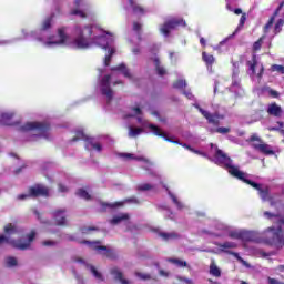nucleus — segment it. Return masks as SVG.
Wrapping results in <instances>:
<instances>
[{"label": "nucleus", "mask_w": 284, "mask_h": 284, "mask_svg": "<svg viewBox=\"0 0 284 284\" xmlns=\"http://www.w3.org/2000/svg\"><path fill=\"white\" fill-rule=\"evenodd\" d=\"M52 28V16L47 18L43 22H42V30H50Z\"/></svg>", "instance_id": "44"}, {"label": "nucleus", "mask_w": 284, "mask_h": 284, "mask_svg": "<svg viewBox=\"0 0 284 284\" xmlns=\"http://www.w3.org/2000/svg\"><path fill=\"white\" fill-rule=\"evenodd\" d=\"M112 70H115L118 72H122V74L126 78V79H132V74H130V69H128V67H125L124 63L119 64L118 67L113 68Z\"/></svg>", "instance_id": "26"}, {"label": "nucleus", "mask_w": 284, "mask_h": 284, "mask_svg": "<svg viewBox=\"0 0 284 284\" xmlns=\"http://www.w3.org/2000/svg\"><path fill=\"white\" fill-rule=\"evenodd\" d=\"M264 72H265V67H263V64H261L260 72L257 73V79H262Z\"/></svg>", "instance_id": "59"}, {"label": "nucleus", "mask_w": 284, "mask_h": 284, "mask_svg": "<svg viewBox=\"0 0 284 284\" xmlns=\"http://www.w3.org/2000/svg\"><path fill=\"white\" fill-rule=\"evenodd\" d=\"M265 34L262 36L257 41L253 43V52H258L263 48V41H265Z\"/></svg>", "instance_id": "35"}, {"label": "nucleus", "mask_w": 284, "mask_h": 284, "mask_svg": "<svg viewBox=\"0 0 284 284\" xmlns=\"http://www.w3.org/2000/svg\"><path fill=\"white\" fill-rule=\"evenodd\" d=\"M135 276H138V278H141L142 281H150V278H152V276H150V274L148 273L135 272Z\"/></svg>", "instance_id": "50"}, {"label": "nucleus", "mask_w": 284, "mask_h": 284, "mask_svg": "<svg viewBox=\"0 0 284 284\" xmlns=\"http://www.w3.org/2000/svg\"><path fill=\"white\" fill-rule=\"evenodd\" d=\"M180 26H185V20L171 19V20L164 22V24L162 26V28L160 30H161L162 34H164V37H170L171 30H176V28H179Z\"/></svg>", "instance_id": "11"}, {"label": "nucleus", "mask_w": 284, "mask_h": 284, "mask_svg": "<svg viewBox=\"0 0 284 284\" xmlns=\"http://www.w3.org/2000/svg\"><path fill=\"white\" fill-rule=\"evenodd\" d=\"M58 37H59V41L57 42H49L50 44H61V43H65L68 36L65 34V28H60L58 29Z\"/></svg>", "instance_id": "25"}, {"label": "nucleus", "mask_w": 284, "mask_h": 284, "mask_svg": "<svg viewBox=\"0 0 284 284\" xmlns=\"http://www.w3.org/2000/svg\"><path fill=\"white\" fill-rule=\"evenodd\" d=\"M132 110L135 112V114H143V111H141V108L139 106H133Z\"/></svg>", "instance_id": "62"}, {"label": "nucleus", "mask_w": 284, "mask_h": 284, "mask_svg": "<svg viewBox=\"0 0 284 284\" xmlns=\"http://www.w3.org/2000/svg\"><path fill=\"white\" fill-rule=\"evenodd\" d=\"M75 195L80 199H84V201H92V195L85 191V189H78Z\"/></svg>", "instance_id": "29"}, {"label": "nucleus", "mask_w": 284, "mask_h": 284, "mask_svg": "<svg viewBox=\"0 0 284 284\" xmlns=\"http://www.w3.org/2000/svg\"><path fill=\"white\" fill-rule=\"evenodd\" d=\"M81 234H89L90 232H99V227L97 226H83L80 227Z\"/></svg>", "instance_id": "39"}, {"label": "nucleus", "mask_w": 284, "mask_h": 284, "mask_svg": "<svg viewBox=\"0 0 284 284\" xmlns=\"http://www.w3.org/2000/svg\"><path fill=\"white\" fill-rule=\"evenodd\" d=\"M209 272L211 276H214L215 278H221V268L216 265V262H211Z\"/></svg>", "instance_id": "23"}, {"label": "nucleus", "mask_w": 284, "mask_h": 284, "mask_svg": "<svg viewBox=\"0 0 284 284\" xmlns=\"http://www.w3.org/2000/svg\"><path fill=\"white\" fill-rule=\"evenodd\" d=\"M12 119H14V113H2L0 115V123L1 125H18L19 122H13Z\"/></svg>", "instance_id": "18"}, {"label": "nucleus", "mask_w": 284, "mask_h": 284, "mask_svg": "<svg viewBox=\"0 0 284 284\" xmlns=\"http://www.w3.org/2000/svg\"><path fill=\"white\" fill-rule=\"evenodd\" d=\"M158 236H160V239L164 240L166 243L170 241H178V239H181V235L176 232H159Z\"/></svg>", "instance_id": "19"}, {"label": "nucleus", "mask_w": 284, "mask_h": 284, "mask_svg": "<svg viewBox=\"0 0 284 284\" xmlns=\"http://www.w3.org/2000/svg\"><path fill=\"white\" fill-rule=\"evenodd\" d=\"M246 65H248L252 74H256V65H258V60L256 59V54H253L252 61H247Z\"/></svg>", "instance_id": "30"}, {"label": "nucleus", "mask_w": 284, "mask_h": 284, "mask_svg": "<svg viewBox=\"0 0 284 284\" xmlns=\"http://www.w3.org/2000/svg\"><path fill=\"white\" fill-rule=\"evenodd\" d=\"M260 197L262 201H268L270 200V186L261 187L258 191Z\"/></svg>", "instance_id": "31"}, {"label": "nucleus", "mask_w": 284, "mask_h": 284, "mask_svg": "<svg viewBox=\"0 0 284 284\" xmlns=\"http://www.w3.org/2000/svg\"><path fill=\"white\" fill-rule=\"evenodd\" d=\"M266 112L270 116H275L276 119H281V116H283V108H281L276 102L268 104Z\"/></svg>", "instance_id": "17"}, {"label": "nucleus", "mask_w": 284, "mask_h": 284, "mask_svg": "<svg viewBox=\"0 0 284 284\" xmlns=\"http://www.w3.org/2000/svg\"><path fill=\"white\" fill-rule=\"evenodd\" d=\"M111 81H112V75L106 74L102 78L100 82L101 94H103V97H106L108 103H111L112 99H114V91L110 87Z\"/></svg>", "instance_id": "10"}, {"label": "nucleus", "mask_w": 284, "mask_h": 284, "mask_svg": "<svg viewBox=\"0 0 284 284\" xmlns=\"http://www.w3.org/2000/svg\"><path fill=\"white\" fill-rule=\"evenodd\" d=\"M133 30H134L135 32L141 31V23H139V22H133Z\"/></svg>", "instance_id": "60"}, {"label": "nucleus", "mask_w": 284, "mask_h": 284, "mask_svg": "<svg viewBox=\"0 0 284 284\" xmlns=\"http://www.w3.org/2000/svg\"><path fill=\"white\" fill-rule=\"evenodd\" d=\"M216 246L219 247L220 252H224V254H230L231 256H234L239 263H242V265H245V267H250V264L239 255V253L230 251V250H236L237 244L235 242H224V243H216Z\"/></svg>", "instance_id": "9"}, {"label": "nucleus", "mask_w": 284, "mask_h": 284, "mask_svg": "<svg viewBox=\"0 0 284 284\" xmlns=\"http://www.w3.org/2000/svg\"><path fill=\"white\" fill-rule=\"evenodd\" d=\"M273 72H280V74H284V67L281 64H273L272 65Z\"/></svg>", "instance_id": "51"}, {"label": "nucleus", "mask_w": 284, "mask_h": 284, "mask_svg": "<svg viewBox=\"0 0 284 284\" xmlns=\"http://www.w3.org/2000/svg\"><path fill=\"white\" fill-rule=\"evenodd\" d=\"M65 209H58L53 211L52 215L53 219L55 220L57 225L65 227L68 225V220L65 219Z\"/></svg>", "instance_id": "16"}, {"label": "nucleus", "mask_w": 284, "mask_h": 284, "mask_svg": "<svg viewBox=\"0 0 284 284\" xmlns=\"http://www.w3.org/2000/svg\"><path fill=\"white\" fill-rule=\"evenodd\" d=\"M200 43L203 48H206L207 42L205 41V38H200Z\"/></svg>", "instance_id": "63"}, {"label": "nucleus", "mask_w": 284, "mask_h": 284, "mask_svg": "<svg viewBox=\"0 0 284 284\" xmlns=\"http://www.w3.org/2000/svg\"><path fill=\"white\" fill-rule=\"evenodd\" d=\"M43 247H54L57 245V241L54 240H44L42 241Z\"/></svg>", "instance_id": "49"}, {"label": "nucleus", "mask_w": 284, "mask_h": 284, "mask_svg": "<svg viewBox=\"0 0 284 284\" xmlns=\"http://www.w3.org/2000/svg\"><path fill=\"white\" fill-rule=\"evenodd\" d=\"M245 21H247V14L242 13V16L240 18L239 28H243V26H245Z\"/></svg>", "instance_id": "53"}, {"label": "nucleus", "mask_w": 284, "mask_h": 284, "mask_svg": "<svg viewBox=\"0 0 284 284\" xmlns=\"http://www.w3.org/2000/svg\"><path fill=\"white\" fill-rule=\"evenodd\" d=\"M77 38L73 40V45L79 50L90 48V39L92 38V26L75 27Z\"/></svg>", "instance_id": "4"}, {"label": "nucleus", "mask_w": 284, "mask_h": 284, "mask_svg": "<svg viewBox=\"0 0 284 284\" xmlns=\"http://www.w3.org/2000/svg\"><path fill=\"white\" fill-rule=\"evenodd\" d=\"M129 4L132 8L134 14H145V9L142 6L136 4L134 0H129Z\"/></svg>", "instance_id": "24"}, {"label": "nucleus", "mask_w": 284, "mask_h": 284, "mask_svg": "<svg viewBox=\"0 0 284 284\" xmlns=\"http://www.w3.org/2000/svg\"><path fill=\"white\" fill-rule=\"evenodd\" d=\"M139 134H143V129L142 128L129 126V136L131 139H134L135 136H139Z\"/></svg>", "instance_id": "33"}, {"label": "nucleus", "mask_w": 284, "mask_h": 284, "mask_svg": "<svg viewBox=\"0 0 284 284\" xmlns=\"http://www.w3.org/2000/svg\"><path fill=\"white\" fill-rule=\"evenodd\" d=\"M20 132H33L31 141L36 139H48L50 132V123L48 122H27L19 126Z\"/></svg>", "instance_id": "3"}, {"label": "nucleus", "mask_w": 284, "mask_h": 284, "mask_svg": "<svg viewBox=\"0 0 284 284\" xmlns=\"http://www.w3.org/2000/svg\"><path fill=\"white\" fill-rule=\"evenodd\" d=\"M242 231H231L229 232L230 239H236L237 241H241L242 239Z\"/></svg>", "instance_id": "45"}, {"label": "nucleus", "mask_w": 284, "mask_h": 284, "mask_svg": "<svg viewBox=\"0 0 284 284\" xmlns=\"http://www.w3.org/2000/svg\"><path fill=\"white\" fill-rule=\"evenodd\" d=\"M3 232L6 235H0V246L1 245H11L14 250H21L22 252L26 250H30V244H19V241L10 239L14 236V234H19V227L16 224L8 223Z\"/></svg>", "instance_id": "1"}, {"label": "nucleus", "mask_w": 284, "mask_h": 284, "mask_svg": "<svg viewBox=\"0 0 284 284\" xmlns=\"http://www.w3.org/2000/svg\"><path fill=\"white\" fill-rule=\"evenodd\" d=\"M124 203H134L135 205H139L141 201H139L136 196H131V197L124 199L123 202H114V203L102 202L101 206L104 210H106V207H110V210H115V207H123Z\"/></svg>", "instance_id": "15"}, {"label": "nucleus", "mask_w": 284, "mask_h": 284, "mask_svg": "<svg viewBox=\"0 0 284 284\" xmlns=\"http://www.w3.org/2000/svg\"><path fill=\"white\" fill-rule=\"evenodd\" d=\"M241 176H234V179H239V181H243V183H246L247 185H251V187H254V190H257V192L260 191V189L262 187L261 184L245 178V172L241 171Z\"/></svg>", "instance_id": "21"}, {"label": "nucleus", "mask_w": 284, "mask_h": 284, "mask_svg": "<svg viewBox=\"0 0 284 284\" xmlns=\"http://www.w3.org/2000/svg\"><path fill=\"white\" fill-rule=\"evenodd\" d=\"M24 168H26V165H22V166L16 169V170L13 171V173H14L16 175H19V174H21V172H23Z\"/></svg>", "instance_id": "61"}, {"label": "nucleus", "mask_w": 284, "mask_h": 284, "mask_svg": "<svg viewBox=\"0 0 284 284\" xmlns=\"http://www.w3.org/2000/svg\"><path fill=\"white\" fill-rule=\"evenodd\" d=\"M282 26H283V20L280 19V20L276 22L275 28H274L275 34H278V32H281V27H282Z\"/></svg>", "instance_id": "54"}, {"label": "nucleus", "mask_w": 284, "mask_h": 284, "mask_svg": "<svg viewBox=\"0 0 284 284\" xmlns=\"http://www.w3.org/2000/svg\"><path fill=\"white\" fill-rule=\"evenodd\" d=\"M121 221H130V214L129 213H121L120 215L113 216L112 220H110L111 225H119Z\"/></svg>", "instance_id": "22"}, {"label": "nucleus", "mask_w": 284, "mask_h": 284, "mask_svg": "<svg viewBox=\"0 0 284 284\" xmlns=\"http://www.w3.org/2000/svg\"><path fill=\"white\" fill-rule=\"evenodd\" d=\"M241 241H245L246 243H250V242L254 241V232H252V231H242Z\"/></svg>", "instance_id": "32"}, {"label": "nucleus", "mask_w": 284, "mask_h": 284, "mask_svg": "<svg viewBox=\"0 0 284 284\" xmlns=\"http://www.w3.org/2000/svg\"><path fill=\"white\" fill-rule=\"evenodd\" d=\"M187 83L185 82V80H176L174 83H173V88L175 90H183V88H186Z\"/></svg>", "instance_id": "41"}, {"label": "nucleus", "mask_w": 284, "mask_h": 284, "mask_svg": "<svg viewBox=\"0 0 284 284\" xmlns=\"http://www.w3.org/2000/svg\"><path fill=\"white\" fill-rule=\"evenodd\" d=\"M153 63L155 65V70L158 72L159 77H164L166 71H165V68L161 67V60H159V58H154Z\"/></svg>", "instance_id": "28"}, {"label": "nucleus", "mask_w": 284, "mask_h": 284, "mask_svg": "<svg viewBox=\"0 0 284 284\" xmlns=\"http://www.w3.org/2000/svg\"><path fill=\"white\" fill-rule=\"evenodd\" d=\"M200 112L202 116L206 119L210 125H214L215 128H219V125H221V120H223V115L219 113H210V111H206L205 109H201Z\"/></svg>", "instance_id": "14"}, {"label": "nucleus", "mask_w": 284, "mask_h": 284, "mask_svg": "<svg viewBox=\"0 0 284 284\" xmlns=\"http://www.w3.org/2000/svg\"><path fill=\"white\" fill-rule=\"evenodd\" d=\"M36 237H37V232H34V231H31L27 235L28 242H24V243L29 244V248H30V245H31L32 241H34ZM24 243H21V241H18V245H24Z\"/></svg>", "instance_id": "37"}, {"label": "nucleus", "mask_w": 284, "mask_h": 284, "mask_svg": "<svg viewBox=\"0 0 284 284\" xmlns=\"http://www.w3.org/2000/svg\"><path fill=\"white\" fill-rule=\"evenodd\" d=\"M247 142L252 143L253 149L257 150V152H261L262 154H265L266 156H271L274 154V150L272 149V146L263 142V140L256 134L251 135Z\"/></svg>", "instance_id": "8"}, {"label": "nucleus", "mask_w": 284, "mask_h": 284, "mask_svg": "<svg viewBox=\"0 0 284 284\" xmlns=\"http://www.w3.org/2000/svg\"><path fill=\"white\" fill-rule=\"evenodd\" d=\"M168 262L176 265L178 267H187V262L180 258H169Z\"/></svg>", "instance_id": "34"}, {"label": "nucleus", "mask_w": 284, "mask_h": 284, "mask_svg": "<svg viewBox=\"0 0 284 284\" xmlns=\"http://www.w3.org/2000/svg\"><path fill=\"white\" fill-rule=\"evenodd\" d=\"M149 190H154V186L150 183H143V184L138 185L139 192H149Z\"/></svg>", "instance_id": "40"}, {"label": "nucleus", "mask_w": 284, "mask_h": 284, "mask_svg": "<svg viewBox=\"0 0 284 284\" xmlns=\"http://www.w3.org/2000/svg\"><path fill=\"white\" fill-rule=\"evenodd\" d=\"M274 26V17H271L267 21V23L264 26V34H267L270 32V28Z\"/></svg>", "instance_id": "47"}, {"label": "nucleus", "mask_w": 284, "mask_h": 284, "mask_svg": "<svg viewBox=\"0 0 284 284\" xmlns=\"http://www.w3.org/2000/svg\"><path fill=\"white\" fill-rule=\"evenodd\" d=\"M181 281L182 283H185V284H192V280L182 278Z\"/></svg>", "instance_id": "64"}, {"label": "nucleus", "mask_w": 284, "mask_h": 284, "mask_svg": "<svg viewBox=\"0 0 284 284\" xmlns=\"http://www.w3.org/2000/svg\"><path fill=\"white\" fill-rule=\"evenodd\" d=\"M267 281H268V284H284L283 282H281L274 277H268Z\"/></svg>", "instance_id": "57"}, {"label": "nucleus", "mask_w": 284, "mask_h": 284, "mask_svg": "<svg viewBox=\"0 0 284 284\" xmlns=\"http://www.w3.org/2000/svg\"><path fill=\"white\" fill-rule=\"evenodd\" d=\"M71 141L73 143L77 141H84L85 150H95V152H101V150H103L101 143L94 142V138L85 135L83 131H77L75 136H73Z\"/></svg>", "instance_id": "7"}, {"label": "nucleus", "mask_w": 284, "mask_h": 284, "mask_svg": "<svg viewBox=\"0 0 284 284\" xmlns=\"http://www.w3.org/2000/svg\"><path fill=\"white\" fill-rule=\"evenodd\" d=\"M267 232L273 233V237L268 241V245L278 244L280 247H284V236H283V227L278 226L277 229L271 226L267 229Z\"/></svg>", "instance_id": "12"}, {"label": "nucleus", "mask_w": 284, "mask_h": 284, "mask_svg": "<svg viewBox=\"0 0 284 284\" xmlns=\"http://www.w3.org/2000/svg\"><path fill=\"white\" fill-rule=\"evenodd\" d=\"M81 245H89L90 250H93L94 252H99V254H103L106 256V258H110L111 261H116L119 256L116 255V252L112 248H108V246L101 245V241H88L82 240L79 241Z\"/></svg>", "instance_id": "6"}, {"label": "nucleus", "mask_w": 284, "mask_h": 284, "mask_svg": "<svg viewBox=\"0 0 284 284\" xmlns=\"http://www.w3.org/2000/svg\"><path fill=\"white\" fill-rule=\"evenodd\" d=\"M72 17H80L81 19H88V13L80 9H73L70 11Z\"/></svg>", "instance_id": "36"}, {"label": "nucleus", "mask_w": 284, "mask_h": 284, "mask_svg": "<svg viewBox=\"0 0 284 284\" xmlns=\"http://www.w3.org/2000/svg\"><path fill=\"white\" fill-rule=\"evenodd\" d=\"M6 265H7V267H17L18 262H17L16 257L9 256L6 258Z\"/></svg>", "instance_id": "43"}, {"label": "nucleus", "mask_w": 284, "mask_h": 284, "mask_svg": "<svg viewBox=\"0 0 284 284\" xmlns=\"http://www.w3.org/2000/svg\"><path fill=\"white\" fill-rule=\"evenodd\" d=\"M264 216H266V219H278V214L271 213L270 211H265Z\"/></svg>", "instance_id": "55"}, {"label": "nucleus", "mask_w": 284, "mask_h": 284, "mask_svg": "<svg viewBox=\"0 0 284 284\" xmlns=\"http://www.w3.org/2000/svg\"><path fill=\"white\" fill-rule=\"evenodd\" d=\"M213 162L215 165H219L220 168H223L224 170H227L229 174L231 176H242L241 170H239V166H235L233 164L232 158L227 155V153L223 152L221 149L215 150V154L213 155Z\"/></svg>", "instance_id": "2"}, {"label": "nucleus", "mask_w": 284, "mask_h": 284, "mask_svg": "<svg viewBox=\"0 0 284 284\" xmlns=\"http://www.w3.org/2000/svg\"><path fill=\"white\" fill-rule=\"evenodd\" d=\"M110 274L114 276L115 281H120L121 284H130L128 280L123 278V272L119 267L111 268Z\"/></svg>", "instance_id": "20"}, {"label": "nucleus", "mask_w": 284, "mask_h": 284, "mask_svg": "<svg viewBox=\"0 0 284 284\" xmlns=\"http://www.w3.org/2000/svg\"><path fill=\"white\" fill-rule=\"evenodd\" d=\"M58 190L59 192H68V186H65V184L59 183L58 184Z\"/></svg>", "instance_id": "58"}, {"label": "nucleus", "mask_w": 284, "mask_h": 284, "mask_svg": "<svg viewBox=\"0 0 284 284\" xmlns=\"http://www.w3.org/2000/svg\"><path fill=\"white\" fill-rule=\"evenodd\" d=\"M114 52H116V51L114 50V48H110V49H109V54L105 55V58H104V65H105L106 68L110 65V63H111V61H112V57L114 55Z\"/></svg>", "instance_id": "38"}, {"label": "nucleus", "mask_w": 284, "mask_h": 284, "mask_svg": "<svg viewBox=\"0 0 284 284\" xmlns=\"http://www.w3.org/2000/svg\"><path fill=\"white\" fill-rule=\"evenodd\" d=\"M268 94L272 97V99H278V97H281V93L274 89H268Z\"/></svg>", "instance_id": "52"}, {"label": "nucleus", "mask_w": 284, "mask_h": 284, "mask_svg": "<svg viewBox=\"0 0 284 284\" xmlns=\"http://www.w3.org/2000/svg\"><path fill=\"white\" fill-rule=\"evenodd\" d=\"M30 197H32V195H30V192L29 194H19L17 196L18 201H26V199H30Z\"/></svg>", "instance_id": "56"}, {"label": "nucleus", "mask_w": 284, "mask_h": 284, "mask_svg": "<svg viewBox=\"0 0 284 284\" xmlns=\"http://www.w3.org/2000/svg\"><path fill=\"white\" fill-rule=\"evenodd\" d=\"M148 128L149 130H151V132H153L155 136H161L162 139H164V141H168L169 143H174L175 145H182V148H185L186 150H189L190 152H193L194 154H202V156H207V154H205L204 152L201 153V151L195 150L190 144L180 143L176 140L173 141L172 138L168 136V133L163 132V130H161V128H159L155 124H149Z\"/></svg>", "instance_id": "5"}, {"label": "nucleus", "mask_w": 284, "mask_h": 284, "mask_svg": "<svg viewBox=\"0 0 284 284\" xmlns=\"http://www.w3.org/2000/svg\"><path fill=\"white\" fill-rule=\"evenodd\" d=\"M118 156H120V159H135L136 161H145L143 158H134V154L132 153H119Z\"/></svg>", "instance_id": "42"}, {"label": "nucleus", "mask_w": 284, "mask_h": 284, "mask_svg": "<svg viewBox=\"0 0 284 284\" xmlns=\"http://www.w3.org/2000/svg\"><path fill=\"white\" fill-rule=\"evenodd\" d=\"M31 199H37L39 196L48 197L50 196V189L42 184H36L29 187Z\"/></svg>", "instance_id": "13"}, {"label": "nucleus", "mask_w": 284, "mask_h": 284, "mask_svg": "<svg viewBox=\"0 0 284 284\" xmlns=\"http://www.w3.org/2000/svg\"><path fill=\"white\" fill-rule=\"evenodd\" d=\"M215 132L217 134H230L231 129L225 126H219L217 129H215Z\"/></svg>", "instance_id": "48"}, {"label": "nucleus", "mask_w": 284, "mask_h": 284, "mask_svg": "<svg viewBox=\"0 0 284 284\" xmlns=\"http://www.w3.org/2000/svg\"><path fill=\"white\" fill-rule=\"evenodd\" d=\"M202 61H204V63L206 65L212 68V65H214L215 59H214V55L209 54L207 52L204 51V52H202Z\"/></svg>", "instance_id": "27"}, {"label": "nucleus", "mask_w": 284, "mask_h": 284, "mask_svg": "<svg viewBox=\"0 0 284 284\" xmlns=\"http://www.w3.org/2000/svg\"><path fill=\"white\" fill-rule=\"evenodd\" d=\"M90 270H91V274H93L95 278H98L99 281H103V275H101V273L97 270V267L90 266Z\"/></svg>", "instance_id": "46"}]
</instances>
